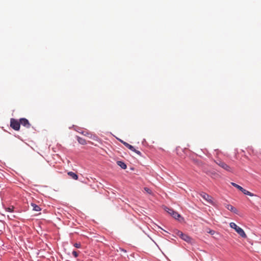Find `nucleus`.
<instances>
[{
	"mask_svg": "<svg viewBox=\"0 0 261 261\" xmlns=\"http://www.w3.org/2000/svg\"><path fill=\"white\" fill-rule=\"evenodd\" d=\"M13 207H8L7 208V211L9 212H13Z\"/></svg>",
	"mask_w": 261,
	"mask_h": 261,
	"instance_id": "nucleus-21",
	"label": "nucleus"
},
{
	"mask_svg": "<svg viewBox=\"0 0 261 261\" xmlns=\"http://www.w3.org/2000/svg\"><path fill=\"white\" fill-rule=\"evenodd\" d=\"M73 246L77 248H80L81 247V244L80 243H75L73 244Z\"/></svg>",
	"mask_w": 261,
	"mask_h": 261,
	"instance_id": "nucleus-18",
	"label": "nucleus"
},
{
	"mask_svg": "<svg viewBox=\"0 0 261 261\" xmlns=\"http://www.w3.org/2000/svg\"><path fill=\"white\" fill-rule=\"evenodd\" d=\"M121 251H123V252H126V251L125 249H121Z\"/></svg>",
	"mask_w": 261,
	"mask_h": 261,
	"instance_id": "nucleus-24",
	"label": "nucleus"
},
{
	"mask_svg": "<svg viewBox=\"0 0 261 261\" xmlns=\"http://www.w3.org/2000/svg\"><path fill=\"white\" fill-rule=\"evenodd\" d=\"M225 207L229 211L233 212L235 214L238 213V210L234 207H233L232 205L230 204H226Z\"/></svg>",
	"mask_w": 261,
	"mask_h": 261,
	"instance_id": "nucleus-8",
	"label": "nucleus"
},
{
	"mask_svg": "<svg viewBox=\"0 0 261 261\" xmlns=\"http://www.w3.org/2000/svg\"><path fill=\"white\" fill-rule=\"evenodd\" d=\"M117 164L123 169H125L127 168V166L125 163L122 161H118L117 162Z\"/></svg>",
	"mask_w": 261,
	"mask_h": 261,
	"instance_id": "nucleus-9",
	"label": "nucleus"
},
{
	"mask_svg": "<svg viewBox=\"0 0 261 261\" xmlns=\"http://www.w3.org/2000/svg\"><path fill=\"white\" fill-rule=\"evenodd\" d=\"M230 227L234 229L236 231L242 238H246L247 236L244 231L241 227H239L235 223L231 222L229 224Z\"/></svg>",
	"mask_w": 261,
	"mask_h": 261,
	"instance_id": "nucleus-1",
	"label": "nucleus"
},
{
	"mask_svg": "<svg viewBox=\"0 0 261 261\" xmlns=\"http://www.w3.org/2000/svg\"><path fill=\"white\" fill-rule=\"evenodd\" d=\"M81 133L84 135V136H88L89 134V133L86 130L82 131V132H81Z\"/></svg>",
	"mask_w": 261,
	"mask_h": 261,
	"instance_id": "nucleus-20",
	"label": "nucleus"
},
{
	"mask_svg": "<svg viewBox=\"0 0 261 261\" xmlns=\"http://www.w3.org/2000/svg\"><path fill=\"white\" fill-rule=\"evenodd\" d=\"M68 175H69L73 179L77 180L78 179V175L74 172L72 171L68 172Z\"/></svg>",
	"mask_w": 261,
	"mask_h": 261,
	"instance_id": "nucleus-10",
	"label": "nucleus"
},
{
	"mask_svg": "<svg viewBox=\"0 0 261 261\" xmlns=\"http://www.w3.org/2000/svg\"><path fill=\"white\" fill-rule=\"evenodd\" d=\"M231 184L233 186H234V187L237 188L238 190H239L240 191H242V190L243 189V188L241 186H239V185H237V184H236V183H234V182H231Z\"/></svg>",
	"mask_w": 261,
	"mask_h": 261,
	"instance_id": "nucleus-16",
	"label": "nucleus"
},
{
	"mask_svg": "<svg viewBox=\"0 0 261 261\" xmlns=\"http://www.w3.org/2000/svg\"><path fill=\"white\" fill-rule=\"evenodd\" d=\"M165 211H166L168 213H169V214H170L171 216H172V212H174V211L173 209L169 208H168V207H166V208H165Z\"/></svg>",
	"mask_w": 261,
	"mask_h": 261,
	"instance_id": "nucleus-17",
	"label": "nucleus"
},
{
	"mask_svg": "<svg viewBox=\"0 0 261 261\" xmlns=\"http://www.w3.org/2000/svg\"><path fill=\"white\" fill-rule=\"evenodd\" d=\"M144 191H145L146 192H147V187H144Z\"/></svg>",
	"mask_w": 261,
	"mask_h": 261,
	"instance_id": "nucleus-23",
	"label": "nucleus"
},
{
	"mask_svg": "<svg viewBox=\"0 0 261 261\" xmlns=\"http://www.w3.org/2000/svg\"><path fill=\"white\" fill-rule=\"evenodd\" d=\"M72 254L74 257H77L79 255V254L77 253V252L75 250H73L72 251Z\"/></svg>",
	"mask_w": 261,
	"mask_h": 261,
	"instance_id": "nucleus-19",
	"label": "nucleus"
},
{
	"mask_svg": "<svg viewBox=\"0 0 261 261\" xmlns=\"http://www.w3.org/2000/svg\"><path fill=\"white\" fill-rule=\"evenodd\" d=\"M77 140L79 143L81 144L85 145L86 144V140L83 138H81L80 137H77Z\"/></svg>",
	"mask_w": 261,
	"mask_h": 261,
	"instance_id": "nucleus-13",
	"label": "nucleus"
},
{
	"mask_svg": "<svg viewBox=\"0 0 261 261\" xmlns=\"http://www.w3.org/2000/svg\"><path fill=\"white\" fill-rule=\"evenodd\" d=\"M19 121L20 124H21L22 126L25 127L27 128L31 127V125L27 119L25 118H21L19 119Z\"/></svg>",
	"mask_w": 261,
	"mask_h": 261,
	"instance_id": "nucleus-4",
	"label": "nucleus"
},
{
	"mask_svg": "<svg viewBox=\"0 0 261 261\" xmlns=\"http://www.w3.org/2000/svg\"><path fill=\"white\" fill-rule=\"evenodd\" d=\"M177 234L183 240L189 242L191 241V238L187 234H184L180 231H178Z\"/></svg>",
	"mask_w": 261,
	"mask_h": 261,
	"instance_id": "nucleus-5",
	"label": "nucleus"
},
{
	"mask_svg": "<svg viewBox=\"0 0 261 261\" xmlns=\"http://www.w3.org/2000/svg\"><path fill=\"white\" fill-rule=\"evenodd\" d=\"M10 126L15 130H19L20 127V123L19 120H18L14 118H11L10 119Z\"/></svg>",
	"mask_w": 261,
	"mask_h": 261,
	"instance_id": "nucleus-2",
	"label": "nucleus"
},
{
	"mask_svg": "<svg viewBox=\"0 0 261 261\" xmlns=\"http://www.w3.org/2000/svg\"><path fill=\"white\" fill-rule=\"evenodd\" d=\"M216 163L221 168L228 172H232V170L230 167L221 161H218Z\"/></svg>",
	"mask_w": 261,
	"mask_h": 261,
	"instance_id": "nucleus-3",
	"label": "nucleus"
},
{
	"mask_svg": "<svg viewBox=\"0 0 261 261\" xmlns=\"http://www.w3.org/2000/svg\"><path fill=\"white\" fill-rule=\"evenodd\" d=\"M241 192H243L244 194L247 195H249L250 196H253L254 195L253 193H252L250 192L245 190L244 188H243V189H242Z\"/></svg>",
	"mask_w": 261,
	"mask_h": 261,
	"instance_id": "nucleus-14",
	"label": "nucleus"
},
{
	"mask_svg": "<svg viewBox=\"0 0 261 261\" xmlns=\"http://www.w3.org/2000/svg\"><path fill=\"white\" fill-rule=\"evenodd\" d=\"M134 152H136L137 154L140 155H141V152L139 151V150H137L135 149V150L133 151Z\"/></svg>",
	"mask_w": 261,
	"mask_h": 261,
	"instance_id": "nucleus-22",
	"label": "nucleus"
},
{
	"mask_svg": "<svg viewBox=\"0 0 261 261\" xmlns=\"http://www.w3.org/2000/svg\"><path fill=\"white\" fill-rule=\"evenodd\" d=\"M120 142H121L125 147H126L127 148H128L129 149H130V150L132 151H134L135 150V147L130 145L129 144H128V143L120 139L119 140Z\"/></svg>",
	"mask_w": 261,
	"mask_h": 261,
	"instance_id": "nucleus-6",
	"label": "nucleus"
},
{
	"mask_svg": "<svg viewBox=\"0 0 261 261\" xmlns=\"http://www.w3.org/2000/svg\"><path fill=\"white\" fill-rule=\"evenodd\" d=\"M172 216L175 219H178L180 217V215L177 212L174 211L172 212Z\"/></svg>",
	"mask_w": 261,
	"mask_h": 261,
	"instance_id": "nucleus-15",
	"label": "nucleus"
},
{
	"mask_svg": "<svg viewBox=\"0 0 261 261\" xmlns=\"http://www.w3.org/2000/svg\"><path fill=\"white\" fill-rule=\"evenodd\" d=\"M31 205L33 207V210L34 211H36V212H39V211H41V208L38 205H37L34 203H32Z\"/></svg>",
	"mask_w": 261,
	"mask_h": 261,
	"instance_id": "nucleus-11",
	"label": "nucleus"
},
{
	"mask_svg": "<svg viewBox=\"0 0 261 261\" xmlns=\"http://www.w3.org/2000/svg\"><path fill=\"white\" fill-rule=\"evenodd\" d=\"M201 196L206 201L211 203L212 202L211 197L205 193H202L200 194Z\"/></svg>",
	"mask_w": 261,
	"mask_h": 261,
	"instance_id": "nucleus-7",
	"label": "nucleus"
},
{
	"mask_svg": "<svg viewBox=\"0 0 261 261\" xmlns=\"http://www.w3.org/2000/svg\"><path fill=\"white\" fill-rule=\"evenodd\" d=\"M148 198H149L150 200H153V198L155 196L154 194L152 192V191L148 189Z\"/></svg>",
	"mask_w": 261,
	"mask_h": 261,
	"instance_id": "nucleus-12",
	"label": "nucleus"
}]
</instances>
